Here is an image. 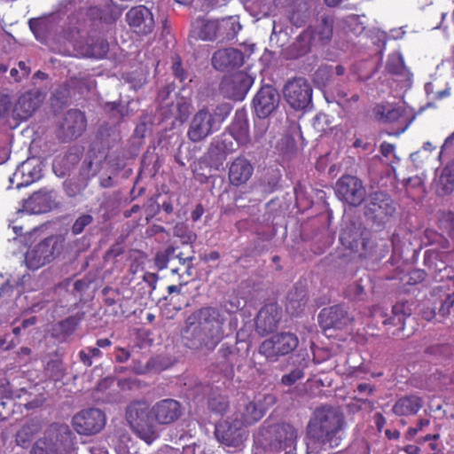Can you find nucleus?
<instances>
[{
  "mask_svg": "<svg viewBox=\"0 0 454 454\" xmlns=\"http://www.w3.org/2000/svg\"><path fill=\"white\" fill-rule=\"evenodd\" d=\"M45 372L48 376L53 380H60L66 375V366L62 358L54 354L53 356L47 362L45 365Z\"/></svg>",
  "mask_w": 454,
  "mask_h": 454,
  "instance_id": "nucleus-43",
  "label": "nucleus"
},
{
  "mask_svg": "<svg viewBox=\"0 0 454 454\" xmlns=\"http://www.w3.org/2000/svg\"><path fill=\"white\" fill-rule=\"evenodd\" d=\"M212 66L219 71H226L239 67L244 62L242 51L234 48L216 51L211 59Z\"/></svg>",
  "mask_w": 454,
  "mask_h": 454,
  "instance_id": "nucleus-24",
  "label": "nucleus"
},
{
  "mask_svg": "<svg viewBox=\"0 0 454 454\" xmlns=\"http://www.w3.org/2000/svg\"><path fill=\"white\" fill-rule=\"evenodd\" d=\"M207 407L211 411L223 415L229 409V400L225 395H211L207 400Z\"/></svg>",
  "mask_w": 454,
  "mask_h": 454,
  "instance_id": "nucleus-50",
  "label": "nucleus"
},
{
  "mask_svg": "<svg viewBox=\"0 0 454 454\" xmlns=\"http://www.w3.org/2000/svg\"><path fill=\"white\" fill-rule=\"evenodd\" d=\"M173 235L181 239L183 244H193L197 239L195 232L191 231L184 223H177L173 229Z\"/></svg>",
  "mask_w": 454,
  "mask_h": 454,
  "instance_id": "nucleus-51",
  "label": "nucleus"
},
{
  "mask_svg": "<svg viewBox=\"0 0 454 454\" xmlns=\"http://www.w3.org/2000/svg\"><path fill=\"white\" fill-rule=\"evenodd\" d=\"M372 113L374 118L382 123H393L397 121L403 114V110L400 107H393L389 105H376Z\"/></svg>",
  "mask_w": 454,
  "mask_h": 454,
  "instance_id": "nucleus-39",
  "label": "nucleus"
},
{
  "mask_svg": "<svg viewBox=\"0 0 454 454\" xmlns=\"http://www.w3.org/2000/svg\"><path fill=\"white\" fill-rule=\"evenodd\" d=\"M368 280L360 278L350 284L345 290V296L353 301H362L365 298V284Z\"/></svg>",
  "mask_w": 454,
  "mask_h": 454,
  "instance_id": "nucleus-46",
  "label": "nucleus"
},
{
  "mask_svg": "<svg viewBox=\"0 0 454 454\" xmlns=\"http://www.w3.org/2000/svg\"><path fill=\"white\" fill-rule=\"evenodd\" d=\"M176 109L177 112L176 119L182 122L186 121L190 114V104L184 98H180L176 104Z\"/></svg>",
  "mask_w": 454,
  "mask_h": 454,
  "instance_id": "nucleus-62",
  "label": "nucleus"
},
{
  "mask_svg": "<svg viewBox=\"0 0 454 454\" xmlns=\"http://www.w3.org/2000/svg\"><path fill=\"white\" fill-rule=\"evenodd\" d=\"M38 108L37 100L32 98L30 93L20 96L16 104V111L24 114V117L31 115Z\"/></svg>",
  "mask_w": 454,
  "mask_h": 454,
  "instance_id": "nucleus-47",
  "label": "nucleus"
},
{
  "mask_svg": "<svg viewBox=\"0 0 454 454\" xmlns=\"http://www.w3.org/2000/svg\"><path fill=\"white\" fill-rule=\"evenodd\" d=\"M309 301L308 291L300 284H296L287 295L286 310L292 315L300 314L306 307Z\"/></svg>",
  "mask_w": 454,
  "mask_h": 454,
  "instance_id": "nucleus-30",
  "label": "nucleus"
},
{
  "mask_svg": "<svg viewBox=\"0 0 454 454\" xmlns=\"http://www.w3.org/2000/svg\"><path fill=\"white\" fill-rule=\"evenodd\" d=\"M78 324L79 319L76 317H68L52 326V336L60 341H65L74 333Z\"/></svg>",
  "mask_w": 454,
  "mask_h": 454,
  "instance_id": "nucleus-40",
  "label": "nucleus"
},
{
  "mask_svg": "<svg viewBox=\"0 0 454 454\" xmlns=\"http://www.w3.org/2000/svg\"><path fill=\"white\" fill-rule=\"evenodd\" d=\"M184 406L176 399L156 402L150 409L145 403H133L127 408V420L134 433L150 444L159 436L158 425L169 426L181 419Z\"/></svg>",
  "mask_w": 454,
  "mask_h": 454,
  "instance_id": "nucleus-2",
  "label": "nucleus"
},
{
  "mask_svg": "<svg viewBox=\"0 0 454 454\" xmlns=\"http://www.w3.org/2000/svg\"><path fill=\"white\" fill-rule=\"evenodd\" d=\"M241 27L239 18L236 16L216 20V41L225 43L233 40Z\"/></svg>",
  "mask_w": 454,
  "mask_h": 454,
  "instance_id": "nucleus-29",
  "label": "nucleus"
},
{
  "mask_svg": "<svg viewBox=\"0 0 454 454\" xmlns=\"http://www.w3.org/2000/svg\"><path fill=\"white\" fill-rule=\"evenodd\" d=\"M254 83V78L246 72H237L224 78L220 84L222 94L233 100H243Z\"/></svg>",
  "mask_w": 454,
  "mask_h": 454,
  "instance_id": "nucleus-17",
  "label": "nucleus"
},
{
  "mask_svg": "<svg viewBox=\"0 0 454 454\" xmlns=\"http://www.w3.org/2000/svg\"><path fill=\"white\" fill-rule=\"evenodd\" d=\"M280 103V94L271 85L262 86L253 99L256 115L266 118L271 114Z\"/></svg>",
  "mask_w": 454,
  "mask_h": 454,
  "instance_id": "nucleus-20",
  "label": "nucleus"
},
{
  "mask_svg": "<svg viewBox=\"0 0 454 454\" xmlns=\"http://www.w3.org/2000/svg\"><path fill=\"white\" fill-rule=\"evenodd\" d=\"M117 454H140L139 452L133 450L134 444L130 439V436L125 432H119L118 443L115 446Z\"/></svg>",
  "mask_w": 454,
  "mask_h": 454,
  "instance_id": "nucleus-52",
  "label": "nucleus"
},
{
  "mask_svg": "<svg viewBox=\"0 0 454 454\" xmlns=\"http://www.w3.org/2000/svg\"><path fill=\"white\" fill-rule=\"evenodd\" d=\"M345 73L346 68L342 65L320 66L313 74V82L321 89L329 88L334 84L336 77L343 76Z\"/></svg>",
  "mask_w": 454,
  "mask_h": 454,
  "instance_id": "nucleus-27",
  "label": "nucleus"
},
{
  "mask_svg": "<svg viewBox=\"0 0 454 454\" xmlns=\"http://www.w3.org/2000/svg\"><path fill=\"white\" fill-rule=\"evenodd\" d=\"M109 51L108 42L102 37L90 36L81 47V53L88 58L102 59Z\"/></svg>",
  "mask_w": 454,
  "mask_h": 454,
  "instance_id": "nucleus-34",
  "label": "nucleus"
},
{
  "mask_svg": "<svg viewBox=\"0 0 454 454\" xmlns=\"http://www.w3.org/2000/svg\"><path fill=\"white\" fill-rule=\"evenodd\" d=\"M335 192L340 200L352 207L360 206L366 198L363 181L351 175H344L336 182Z\"/></svg>",
  "mask_w": 454,
  "mask_h": 454,
  "instance_id": "nucleus-12",
  "label": "nucleus"
},
{
  "mask_svg": "<svg viewBox=\"0 0 454 454\" xmlns=\"http://www.w3.org/2000/svg\"><path fill=\"white\" fill-rule=\"evenodd\" d=\"M237 150L231 138L224 135L215 137L209 144L205 158L210 168L219 170L226 160L228 155Z\"/></svg>",
  "mask_w": 454,
  "mask_h": 454,
  "instance_id": "nucleus-18",
  "label": "nucleus"
},
{
  "mask_svg": "<svg viewBox=\"0 0 454 454\" xmlns=\"http://www.w3.org/2000/svg\"><path fill=\"white\" fill-rule=\"evenodd\" d=\"M364 201V215L365 218L378 227H382L396 210L391 196L383 191L370 192Z\"/></svg>",
  "mask_w": 454,
  "mask_h": 454,
  "instance_id": "nucleus-5",
  "label": "nucleus"
},
{
  "mask_svg": "<svg viewBox=\"0 0 454 454\" xmlns=\"http://www.w3.org/2000/svg\"><path fill=\"white\" fill-rule=\"evenodd\" d=\"M234 355L233 349L231 346H227L225 344L222 345L220 349L218 350V356L226 363V367L230 368V371L232 372L233 364L231 361V356Z\"/></svg>",
  "mask_w": 454,
  "mask_h": 454,
  "instance_id": "nucleus-63",
  "label": "nucleus"
},
{
  "mask_svg": "<svg viewBox=\"0 0 454 454\" xmlns=\"http://www.w3.org/2000/svg\"><path fill=\"white\" fill-rule=\"evenodd\" d=\"M239 414H233L225 419L220 420L215 427V436L223 445L240 450L247 439V430Z\"/></svg>",
  "mask_w": 454,
  "mask_h": 454,
  "instance_id": "nucleus-6",
  "label": "nucleus"
},
{
  "mask_svg": "<svg viewBox=\"0 0 454 454\" xmlns=\"http://www.w3.org/2000/svg\"><path fill=\"white\" fill-rule=\"evenodd\" d=\"M231 111V106L228 103L218 105L213 112H210L211 116L214 118L215 124L220 129L222 122L228 117Z\"/></svg>",
  "mask_w": 454,
  "mask_h": 454,
  "instance_id": "nucleus-55",
  "label": "nucleus"
},
{
  "mask_svg": "<svg viewBox=\"0 0 454 454\" xmlns=\"http://www.w3.org/2000/svg\"><path fill=\"white\" fill-rule=\"evenodd\" d=\"M454 307V292L447 294L442 301L438 309V316L441 318H446L450 314V309Z\"/></svg>",
  "mask_w": 454,
  "mask_h": 454,
  "instance_id": "nucleus-59",
  "label": "nucleus"
},
{
  "mask_svg": "<svg viewBox=\"0 0 454 454\" xmlns=\"http://www.w3.org/2000/svg\"><path fill=\"white\" fill-rule=\"evenodd\" d=\"M333 18L330 15H323L316 27L301 33V38L309 42L314 40L317 45L327 44L333 37Z\"/></svg>",
  "mask_w": 454,
  "mask_h": 454,
  "instance_id": "nucleus-23",
  "label": "nucleus"
},
{
  "mask_svg": "<svg viewBox=\"0 0 454 454\" xmlns=\"http://www.w3.org/2000/svg\"><path fill=\"white\" fill-rule=\"evenodd\" d=\"M297 432L286 423L277 425L263 443V454H295Z\"/></svg>",
  "mask_w": 454,
  "mask_h": 454,
  "instance_id": "nucleus-7",
  "label": "nucleus"
},
{
  "mask_svg": "<svg viewBox=\"0 0 454 454\" xmlns=\"http://www.w3.org/2000/svg\"><path fill=\"white\" fill-rule=\"evenodd\" d=\"M176 251V248L174 246H168L163 251L158 252L154 258L155 266L159 270L166 269L168 262L174 259V254Z\"/></svg>",
  "mask_w": 454,
  "mask_h": 454,
  "instance_id": "nucleus-53",
  "label": "nucleus"
},
{
  "mask_svg": "<svg viewBox=\"0 0 454 454\" xmlns=\"http://www.w3.org/2000/svg\"><path fill=\"white\" fill-rule=\"evenodd\" d=\"M171 60H172L171 68H172L174 75L180 81H184V79H186V77H187L186 72L184 71V69L182 67V60H181L180 56L177 54H174L171 57Z\"/></svg>",
  "mask_w": 454,
  "mask_h": 454,
  "instance_id": "nucleus-61",
  "label": "nucleus"
},
{
  "mask_svg": "<svg viewBox=\"0 0 454 454\" xmlns=\"http://www.w3.org/2000/svg\"><path fill=\"white\" fill-rule=\"evenodd\" d=\"M429 235L434 236V239L431 240L432 245H437L441 249L450 248V243L443 235L431 230H427L425 231L426 238H429Z\"/></svg>",
  "mask_w": 454,
  "mask_h": 454,
  "instance_id": "nucleus-60",
  "label": "nucleus"
},
{
  "mask_svg": "<svg viewBox=\"0 0 454 454\" xmlns=\"http://www.w3.org/2000/svg\"><path fill=\"white\" fill-rule=\"evenodd\" d=\"M42 429L40 421L36 419L27 420L16 434L18 445H27Z\"/></svg>",
  "mask_w": 454,
  "mask_h": 454,
  "instance_id": "nucleus-41",
  "label": "nucleus"
},
{
  "mask_svg": "<svg viewBox=\"0 0 454 454\" xmlns=\"http://www.w3.org/2000/svg\"><path fill=\"white\" fill-rule=\"evenodd\" d=\"M299 344L298 337L292 333H278L264 340L259 347V353L268 361L275 362L281 356L293 352Z\"/></svg>",
  "mask_w": 454,
  "mask_h": 454,
  "instance_id": "nucleus-8",
  "label": "nucleus"
},
{
  "mask_svg": "<svg viewBox=\"0 0 454 454\" xmlns=\"http://www.w3.org/2000/svg\"><path fill=\"white\" fill-rule=\"evenodd\" d=\"M274 402L275 397L272 395H260L253 399L243 396L239 399L238 411L234 414H239L246 427L251 426L264 416L267 407Z\"/></svg>",
  "mask_w": 454,
  "mask_h": 454,
  "instance_id": "nucleus-9",
  "label": "nucleus"
},
{
  "mask_svg": "<svg viewBox=\"0 0 454 454\" xmlns=\"http://www.w3.org/2000/svg\"><path fill=\"white\" fill-rule=\"evenodd\" d=\"M284 96L294 110H307L312 106V87L305 78L288 82L284 88Z\"/></svg>",
  "mask_w": 454,
  "mask_h": 454,
  "instance_id": "nucleus-11",
  "label": "nucleus"
},
{
  "mask_svg": "<svg viewBox=\"0 0 454 454\" xmlns=\"http://www.w3.org/2000/svg\"><path fill=\"white\" fill-rule=\"evenodd\" d=\"M24 176L23 184H30L42 176L41 163L35 158L23 161L16 169V176Z\"/></svg>",
  "mask_w": 454,
  "mask_h": 454,
  "instance_id": "nucleus-35",
  "label": "nucleus"
},
{
  "mask_svg": "<svg viewBox=\"0 0 454 454\" xmlns=\"http://www.w3.org/2000/svg\"><path fill=\"white\" fill-rule=\"evenodd\" d=\"M224 317L218 309L203 307L185 320L183 330L184 345L192 349L213 350L223 336Z\"/></svg>",
  "mask_w": 454,
  "mask_h": 454,
  "instance_id": "nucleus-3",
  "label": "nucleus"
},
{
  "mask_svg": "<svg viewBox=\"0 0 454 454\" xmlns=\"http://www.w3.org/2000/svg\"><path fill=\"white\" fill-rule=\"evenodd\" d=\"M346 427V418L340 407H317L306 426L307 454H330L332 450L342 448Z\"/></svg>",
  "mask_w": 454,
  "mask_h": 454,
  "instance_id": "nucleus-1",
  "label": "nucleus"
},
{
  "mask_svg": "<svg viewBox=\"0 0 454 454\" xmlns=\"http://www.w3.org/2000/svg\"><path fill=\"white\" fill-rule=\"evenodd\" d=\"M87 127V119L79 109H70L65 113L57 129L56 137L62 143H68L80 137Z\"/></svg>",
  "mask_w": 454,
  "mask_h": 454,
  "instance_id": "nucleus-10",
  "label": "nucleus"
},
{
  "mask_svg": "<svg viewBox=\"0 0 454 454\" xmlns=\"http://www.w3.org/2000/svg\"><path fill=\"white\" fill-rule=\"evenodd\" d=\"M411 313V304L408 301L397 302L392 308V316L384 319L383 324L398 326L399 330H403L406 317H410Z\"/></svg>",
  "mask_w": 454,
  "mask_h": 454,
  "instance_id": "nucleus-37",
  "label": "nucleus"
},
{
  "mask_svg": "<svg viewBox=\"0 0 454 454\" xmlns=\"http://www.w3.org/2000/svg\"><path fill=\"white\" fill-rule=\"evenodd\" d=\"M304 377L303 370L300 367L293 369L289 373L282 376L281 382L285 386H292Z\"/></svg>",
  "mask_w": 454,
  "mask_h": 454,
  "instance_id": "nucleus-58",
  "label": "nucleus"
},
{
  "mask_svg": "<svg viewBox=\"0 0 454 454\" xmlns=\"http://www.w3.org/2000/svg\"><path fill=\"white\" fill-rule=\"evenodd\" d=\"M81 160V153L77 148H71L66 154L53 163L54 172L59 176H64L72 170Z\"/></svg>",
  "mask_w": 454,
  "mask_h": 454,
  "instance_id": "nucleus-36",
  "label": "nucleus"
},
{
  "mask_svg": "<svg viewBox=\"0 0 454 454\" xmlns=\"http://www.w3.org/2000/svg\"><path fill=\"white\" fill-rule=\"evenodd\" d=\"M229 132L239 145H243L250 142L249 125L244 110H238L235 113L233 121L229 127Z\"/></svg>",
  "mask_w": 454,
  "mask_h": 454,
  "instance_id": "nucleus-28",
  "label": "nucleus"
},
{
  "mask_svg": "<svg viewBox=\"0 0 454 454\" xmlns=\"http://www.w3.org/2000/svg\"><path fill=\"white\" fill-rule=\"evenodd\" d=\"M59 207L57 193L53 190L42 189L35 192L28 199L24 200L23 211L39 215L48 213Z\"/></svg>",
  "mask_w": 454,
  "mask_h": 454,
  "instance_id": "nucleus-19",
  "label": "nucleus"
},
{
  "mask_svg": "<svg viewBox=\"0 0 454 454\" xmlns=\"http://www.w3.org/2000/svg\"><path fill=\"white\" fill-rule=\"evenodd\" d=\"M280 318V313L275 305L262 307L255 319L257 333L262 336L273 333L278 328Z\"/></svg>",
  "mask_w": 454,
  "mask_h": 454,
  "instance_id": "nucleus-25",
  "label": "nucleus"
},
{
  "mask_svg": "<svg viewBox=\"0 0 454 454\" xmlns=\"http://www.w3.org/2000/svg\"><path fill=\"white\" fill-rule=\"evenodd\" d=\"M218 130L210 111L204 107L199 110L192 118L187 130V137L193 143L205 140Z\"/></svg>",
  "mask_w": 454,
  "mask_h": 454,
  "instance_id": "nucleus-15",
  "label": "nucleus"
},
{
  "mask_svg": "<svg viewBox=\"0 0 454 454\" xmlns=\"http://www.w3.org/2000/svg\"><path fill=\"white\" fill-rule=\"evenodd\" d=\"M354 321L343 305H333L323 309L318 315V322L323 329H343Z\"/></svg>",
  "mask_w": 454,
  "mask_h": 454,
  "instance_id": "nucleus-21",
  "label": "nucleus"
},
{
  "mask_svg": "<svg viewBox=\"0 0 454 454\" xmlns=\"http://www.w3.org/2000/svg\"><path fill=\"white\" fill-rule=\"evenodd\" d=\"M254 173V167L244 156L237 157L229 167L230 184L239 186L247 183Z\"/></svg>",
  "mask_w": 454,
  "mask_h": 454,
  "instance_id": "nucleus-26",
  "label": "nucleus"
},
{
  "mask_svg": "<svg viewBox=\"0 0 454 454\" xmlns=\"http://www.w3.org/2000/svg\"><path fill=\"white\" fill-rule=\"evenodd\" d=\"M422 406L423 401L419 396L410 395L399 398L394 404L392 411L397 416H410L416 414Z\"/></svg>",
  "mask_w": 454,
  "mask_h": 454,
  "instance_id": "nucleus-32",
  "label": "nucleus"
},
{
  "mask_svg": "<svg viewBox=\"0 0 454 454\" xmlns=\"http://www.w3.org/2000/svg\"><path fill=\"white\" fill-rule=\"evenodd\" d=\"M64 239L51 235L31 247L25 254V263L29 270H35L54 261L62 252Z\"/></svg>",
  "mask_w": 454,
  "mask_h": 454,
  "instance_id": "nucleus-4",
  "label": "nucleus"
},
{
  "mask_svg": "<svg viewBox=\"0 0 454 454\" xmlns=\"http://www.w3.org/2000/svg\"><path fill=\"white\" fill-rule=\"evenodd\" d=\"M439 227L454 239V212H442L439 217Z\"/></svg>",
  "mask_w": 454,
  "mask_h": 454,
  "instance_id": "nucleus-54",
  "label": "nucleus"
},
{
  "mask_svg": "<svg viewBox=\"0 0 454 454\" xmlns=\"http://www.w3.org/2000/svg\"><path fill=\"white\" fill-rule=\"evenodd\" d=\"M368 231L361 225L355 223H346L340 234L341 245L351 253L361 258L362 254H368L366 246H369Z\"/></svg>",
  "mask_w": 454,
  "mask_h": 454,
  "instance_id": "nucleus-13",
  "label": "nucleus"
},
{
  "mask_svg": "<svg viewBox=\"0 0 454 454\" xmlns=\"http://www.w3.org/2000/svg\"><path fill=\"white\" fill-rule=\"evenodd\" d=\"M385 70L392 75L403 78H408L410 76V72L406 68L403 58L400 52H394L388 56Z\"/></svg>",
  "mask_w": 454,
  "mask_h": 454,
  "instance_id": "nucleus-42",
  "label": "nucleus"
},
{
  "mask_svg": "<svg viewBox=\"0 0 454 454\" xmlns=\"http://www.w3.org/2000/svg\"><path fill=\"white\" fill-rule=\"evenodd\" d=\"M104 111L115 122H120L128 114V107L118 102L105 103Z\"/></svg>",
  "mask_w": 454,
  "mask_h": 454,
  "instance_id": "nucleus-48",
  "label": "nucleus"
},
{
  "mask_svg": "<svg viewBox=\"0 0 454 454\" xmlns=\"http://www.w3.org/2000/svg\"><path fill=\"white\" fill-rule=\"evenodd\" d=\"M70 89L75 90L80 94L90 91L94 86V81L87 75L72 76L67 81Z\"/></svg>",
  "mask_w": 454,
  "mask_h": 454,
  "instance_id": "nucleus-44",
  "label": "nucleus"
},
{
  "mask_svg": "<svg viewBox=\"0 0 454 454\" xmlns=\"http://www.w3.org/2000/svg\"><path fill=\"white\" fill-rule=\"evenodd\" d=\"M341 27L347 34H352L354 35H361L365 28L364 23L360 20V17L356 14L342 19Z\"/></svg>",
  "mask_w": 454,
  "mask_h": 454,
  "instance_id": "nucleus-45",
  "label": "nucleus"
},
{
  "mask_svg": "<svg viewBox=\"0 0 454 454\" xmlns=\"http://www.w3.org/2000/svg\"><path fill=\"white\" fill-rule=\"evenodd\" d=\"M31 454H59L54 448L46 441L44 437L40 438L35 442L31 449Z\"/></svg>",
  "mask_w": 454,
  "mask_h": 454,
  "instance_id": "nucleus-57",
  "label": "nucleus"
},
{
  "mask_svg": "<svg viewBox=\"0 0 454 454\" xmlns=\"http://www.w3.org/2000/svg\"><path fill=\"white\" fill-rule=\"evenodd\" d=\"M398 236L394 234L392 236L391 244H389L386 240H380V242H374L372 240H369V246H366V251L368 254H362L361 258H370L374 262H380L384 259L390 251V247H393V250L396 249V239Z\"/></svg>",
  "mask_w": 454,
  "mask_h": 454,
  "instance_id": "nucleus-33",
  "label": "nucleus"
},
{
  "mask_svg": "<svg viewBox=\"0 0 454 454\" xmlns=\"http://www.w3.org/2000/svg\"><path fill=\"white\" fill-rule=\"evenodd\" d=\"M94 218L90 214H82L79 215L71 227V232L74 235L81 234L87 226L90 225Z\"/></svg>",
  "mask_w": 454,
  "mask_h": 454,
  "instance_id": "nucleus-56",
  "label": "nucleus"
},
{
  "mask_svg": "<svg viewBox=\"0 0 454 454\" xmlns=\"http://www.w3.org/2000/svg\"><path fill=\"white\" fill-rule=\"evenodd\" d=\"M106 424L104 412L97 408L84 409L72 419L74 430L80 434L90 435L101 431Z\"/></svg>",
  "mask_w": 454,
  "mask_h": 454,
  "instance_id": "nucleus-14",
  "label": "nucleus"
},
{
  "mask_svg": "<svg viewBox=\"0 0 454 454\" xmlns=\"http://www.w3.org/2000/svg\"><path fill=\"white\" fill-rule=\"evenodd\" d=\"M192 32L201 40L216 41V20L197 18L192 23Z\"/></svg>",
  "mask_w": 454,
  "mask_h": 454,
  "instance_id": "nucleus-38",
  "label": "nucleus"
},
{
  "mask_svg": "<svg viewBox=\"0 0 454 454\" xmlns=\"http://www.w3.org/2000/svg\"><path fill=\"white\" fill-rule=\"evenodd\" d=\"M43 437L59 454H67L74 450L75 437L67 424L50 425Z\"/></svg>",
  "mask_w": 454,
  "mask_h": 454,
  "instance_id": "nucleus-16",
  "label": "nucleus"
},
{
  "mask_svg": "<svg viewBox=\"0 0 454 454\" xmlns=\"http://www.w3.org/2000/svg\"><path fill=\"white\" fill-rule=\"evenodd\" d=\"M126 21L136 34L148 35L154 28V19L151 11L144 5L132 7L126 13Z\"/></svg>",
  "mask_w": 454,
  "mask_h": 454,
  "instance_id": "nucleus-22",
  "label": "nucleus"
},
{
  "mask_svg": "<svg viewBox=\"0 0 454 454\" xmlns=\"http://www.w3.org/2000/svg\"><path fill=\"white\" fill-rule=\"evenodd\" d=\"M87 185H88V183H87V180H85V179L72 178V179L66 180L63 183V188H64L65 193L69 198H74V197L82 194V192L84 191V189L87 187Z\"/></svg>",
  "mask_w": 454,
  "mask_h": 454,
  "instance_id": "nucleus-49",
  "label": "nucleus"
},
{
  "mask_svg": "<svg viewBox=\"0 0 454 454\" xmlns=\"http://www.w3.org/2000/svg\"><path fill=\"white\" fill-rule=\"evenodd\" d=\"M294 48L297 50V53L300 56H302L309 52L312 46H317V43L314 40H309V42L303 41L301 38V35L297 37L296 42L294 43Z\"/></svg>",
  "mask_w": 454,
  "mask_h": 454,
  "instance_id": "nucleus-64",
  "label": "nucleus"
},
{
  "mask_svg": "<svg viewBox=\"0 0 454 454\" xmlns=\"http://www.w3.org/2000/svg\"><path fill=\"white\" fill-rule=\"evenodd\" d=\"M454 191V157L442 169L435 181V192L438 196H447Z\"/></svg>",
  "mask_w": 454,
  "mask_h": 454,
  "instance_id": "nucleus-31",
  "label": "nucleus"
}]
</instances>
